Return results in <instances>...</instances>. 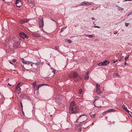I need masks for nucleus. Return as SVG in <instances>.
<instances>
[{
	"label": "nucleus",
	"mask_w": 132,
	"mask_h": 132,
	"mask_svg": "<svg viewBox=\"0 0 132 132\" xmlns=\"http://www.w3.org/2000/svg\"><path fill=\"white\" fill-rule=\"evenodd\" d=\"M99 107H101V106H99Z\"/></svg>",
	"instance_id": "54"
},
{
	"label": "nucleus",
	"mask_w": 132,
	"mask_h": 132,
	"mask_svg": "<svg viewBox=\"0 0 132 132\" xmlns=\"http://www.w3.org/2000/svg\"><path fill=\"white\" fill-rule=\"evenodd\" d=\"M50 116H51V117H52V115H50Z\"/></svg>",
	"instance_id": "50"
},
{
	"label": "nucleus",
	"mask_w": 132,
	"mask_h": 132,
	"mask_svg": "<svg viewBox=\"0 0 132 132\" xmlns=\"http://www.w3.org/2000/svg\"><path fill=\"white\" fill-rule=\"evenodd\" d=\"M121 60V59H118V60H119V61H120Z\"/></svg>",
	"instance_id": "49"
},
{
	"label": "nucleus",
	"mask_w": 132,
	"mask_h": 132,
	"mask_svg": "<svg viewBox=\"0 0 132 132\" xmlns=\"http://www.w3.org/2000/svg\"><path fill=\"white\" fill-rule=\"evenodd\" d=\"M20 104H21V105H22V102L21 101V102H20Z\"/></svg>",
	"instance_id": "45"
},
{
	"label": "nucleus",
	"mask_w": 132,
	"mask_h": 132,
	"mask_svg": "<svg viewBox=\"0 0 132 132\" xmlns=\"http://www.w3.org/2000/svg\"><path fill=\"white\" fill-rule=\"evenodd\" d=\"M91 4V3L89 2L84 1L81 3V6H89Z\"/></svg>",
	"instance_id": "8"
},
{
	"label": "nucleus",
	"mask_w": 132,
	"mask_h": 132,
	"mask_svg": "<svg viewBox=\"0 0 132 132\" xmlns=\"http://www.w3.org/2000/svg\"><path fill=\"white\" fill-rule=\"evenodd\" d=\"M79 131H81V127H80L78 130Z\"/></svg>",
	"instance_id": "33"
},
{
	"label": "nucleus",
	"mask_w": 132,
	"mask_h": 132,
	"mask_svg": "<svg viewBox=\"0 0 132 132\" xmlns=\"http://www.w3.org/2000/svg\"><path fill=\"white\" fill-rule=\"evenodd\" d=\"M53 73L54 74H55V71L54 70H53L52 71Z\"/></svg>",
	"instance_id": "36"
},
{
	"label": "nucleus",
	"mask_w": 132,
	"mask_h": 132,
	"mask_svg": "<svg viewBox=\"0 0 132 132\" xmlns=\"http://www.w3.org/2000/svg\"><path fill=\"white\" fill-rule=\"evenodd\" d=\"M89 72H87L86 73V75L84 77V78L85 80H87L89 78V76L88 75V73Z\"/></svg>",
	"instance_id": "13"
},
{
	"label": "nucleus",
	"mask_w": 132,
	"mask_h": 132,
	"mask_svg": "<svg viewBox=\"0 0 132 132\" xmlns=\"http://www.w3.org/2000/svg\"><path fill=\"white\" fill-rule=\"evenodd\" d=\"M19 43L18 42L15 43L13 45V47L15 48H17L18 46H19Z\"/></svg>",
	"instance_id": "15"
},
{
	"label": "nucleus",
	"mask_w": 132,
	"mask_h": 132,
	"mask_svg": "<svg viewBox=\"0 0 132 132\" xmlns=\"http://www.w3.org/2000/svg\"><path fill=\"white\" fill-rule=\"evenodd\" d=\"M118 10L120 11L122 10H123V8L118 6Z\"/></svg>",
	"instance_id": "20"
},
{
	"label": "nucleus",
	"mask_w": 132,
	"mask_h": 132,
	"mask_svg": "<svg viewBox=\"0 0 132 132\" xmlns=\"http://www.w3.org/2000/svg\"><path fill=\"white\" fill-rule=\"evenodd\" d=\"M47 85L46 84H42V86H43V85Z\"/></svg>",
	"instance_id": "40"
},
{
	"label": "nucleus",
	"mask_w": 132,
	"mask_h": 132,
	"mask_svg": "<svg viewBox=\"0 0 132 132\" xmlns=\"http://www.w3.org/2000/svg\"><path fill=\"white\" fill-rule=\"evenodd\" d=\"M69 110V113L72 114L77 113L79 111V108L76 105V103L73 101L70 103Z\"/></svg>",
	"instance_id": "1"
},
{
	"label": "nucleus",
	"mask_w": 132,
	"mask_h": 132,
	"mask_svg": "<svg viewBox=\"0 0 132 132\" xmlns=\"http://www.w3.org/2000/svg\"><path fill=\"white\" fill-rule=\"evenodd\" d=\"M92 125H94V124H93V123H92Z\"/></svg>",
	"instance_id": "53"
},
{
	"label": "nucleus",
	"mask_w": 132,
	"mask_h": 132,
	"mask_svg": "<svg viewBox=\"0 0 132 132\" xmlns=\"http://www.w3.org/2000/svg\"><path fill=\"white\" fill-rule=\"evenodd\" d=\"M99 97L98 96H95V100L94 101L97 100L98 98H99Z\"/></svg>",
	"instance_id": "22"
},
{
	"label": "nucleus",
	"mask_w": 132,
	"mask_h": 132,
	"mask_svg": "<svg viewBox=\"0 0 132 132\" xmlns=\"http://www.w3.org/2000/svg\"><path fill=\"white\" fill-rule=\"evenodd\" d=\"M65 41L70 43H71L72 42V40L70 39H65Z\"/></svg>",
	"instance_id": "19"
},
{
	"label": "nucleus",
	"mask_w": 132,
	"mask_h": 132,
	"mask_svg": "<svg viewBox=\"0 0 132 132\" xmlns=\"http://www.w3.org/2000/svg\"><path fill=\"white\" fill-rule=\"evenodd\" d=\"M94 27L95 28H100V27L99 26H95Z\"/></svg>",
	"instance_id": "34"
},
{
	"label": "nucleus",
	"mask_w": 132,
	"mask_h": 132,
	"mask_svg": "<svg viewBox=\"0 0 132 132\" xmlns=\"http://www.w3.org/2000/svg\"><path fill=\"white\" fill-rule=\"evenodd\" d=\"M37 85V82L36 81H35L32 83V85L34 88L35 89V87Z\"/></svg>",
	"instance_id": "16"
},
{
	"label": "nucleus",
	"mask_w": 132,
	"mask_h": 132,
	"mask_svg": "<svg viewBox=\"0 0 132 132\" xmlns=\"http://www.w3.org/2000/svg\"><path fill=\"white\" fill-rule=\"evenodd\" d=\"M10 63L12 64H13V63L11 62V61H10Z\"/></svg>",
	"instance_id": "44"
},
{
	"label": "nucleus",
	"mask_w": 132,
	"mask_h": 132,
	"mask_svg": "<svg viewBox=\"0 0 132 132\" xmlns=\"http://www.w3.org/2000/svg\"><path fill=\"white\" fill-rule=\"evenodd\" d=\"M98 94L100 95L102 93L100 90L98 91L97 92H96Z\"/></svg>",
	"instance_id": "27"
},
{
	"label": "nucleus",
	"mask_w": 132,
	"mask_h": 132,
	"mask_svg": "<svg viewBox=\"0 0 132 132\" xmlns=\"http://www.w3.org/2000/svg\"><path fill=\"white\" fill-rule=\"evenodd\" d=\"M16 4L17 7H20L21 5V1L19 0H16Z\"/></svg>",
	"instance_id": "10"
},
{
	"label": "nucleus",
	"mask_w": 132,
	"mask_h": 132,
	"mask_svg": "<svg viewBox=\"0 0 132 132\" xmlns=\"http://www.w3.org/2000/svg\"><path fill=\"white\" fill-rule=\"evenodd\" d=\"M122 107L127 112H129V111L128 110L127 108L126 107L125 105H123L122 106Z\"/></svg>",
	"instance_id": "17"
},
{
	"label": "nucleus",
	"mask_w": 132,
	"mask_h": 132,
	"mask_svg": "<svg viewBox=\"0 0 132 132\" xmlns=\"http://www.w3.org/2000/svg\"><path fill=\"white\" fill-rule=\"evenodd\" d=\"M42 84L39 85L38 86V87L37 88H38V89L40 87H41L42 86Z\"/></svg>",
	"instance_id": "24"
},
{
	"label": "nucleus",
	"mask_w": 132,
	"mask_h": 132,
	"mask_svg": "<svg viewBox=\"0 0 132 132\" xmlns=\"http://www.w3.org/2000/svg\"><path fill=\"white\" fill-rule=\"evenodd\" d=\"M115 111V110L114 109H109L107 111H106L103 112V113H102V114L103 115H104L107 113H109V112H114Z\"/></svg>",
	"instance_id": "9"
},
{
	"label": "nucleus",
	"mask_w": 132,
	"mask_h": 132,
	"mask_svg": "<svg viewBox=\"0 0 132 132\" xmlns=\"http://www.w3.org/2000/svg\"><path fill=\"white\" fill-rule=\"evenodd\" d=\"M38 21L39 23V27H43L44 25L43 18H39Z\"/></svg>",
	"instance_id": "5"
},
{
	"label": "nucleus",
	"mask_w": 132,
	"mask_h": 132,
	"mask_svg": "<svg viewBox=\"0 0 132 132\" xmlns=\"http://www.w3.org/2000/svg\"><path fill=\"white\" fill-rule=\"evenodd\" d=\"M117 33V32H116V33H114V34H116Z\"/></svg>",
	"instance_id": "47"
},
{
	"label": "nucleus",
	"mask_w": 132,
	"mask_h": 132,
	"mask_svg": "<svg viewBox=\"0 0 132 132\" xmlns=\"http://www.w3.org/2000/svg\"><path fill=\"white\" fill-rule=\"evenodd\" d=\"M85 35L87 37L89 38H92L93 37V36L92 35H88V34H85Z\"/></svg>",
	"instance_id": "18"
},
{
	"label": "nucleus",
	"mask_w": 132,
	"mask_h": 132,
	"mask_svg": "<svg viewBox=\"0 0 132 132\" xmlns=\"http://www.w3.org/2000/svg\"><path fill=\"white\" fill-rule=\"evenodd\" d=\"M27 71H29V70H27Z\"/></svg>",
	"instance_id": "51"
},
{
	"label": "nucleus",
	"mask_w": 132,
	"mask_h": 132,
	"mask_svg": "<svg viewBox=\"0 0 132 132\" xmlns=\"http://www.w3.org/2000/svg\"><path fill=\"white\" fill-rule=\"evenodd\" d=\"M21 107L22 108V110H23V105H21Z\"/></svg>",
	"instance_id": "42"
},
{
	"label": "nucleus",
	"mask_w": 132,
	"mask_h": 132,
	"mask_svg": "<svg viewBox=\"0 0 132 132\" xmlns=\"http://www.w3.org/2000/svg\"><path fill=\"white\" fill-rule=\"evenodd\" d=\"M59 48V47H57V46L55 47V50L57 51L58 52H59V51L58 49Z\"/></svg>",
	"instance_id": "26"
},
{
	"label": "nucleus",
	"mask_w": 132,
	"mask_h": 132,
	"mask_svg": "<svg viewBox=\"0 0 132 132\" xmlns=\"http://www.w3.org/2000/svg\"><path fill=\"white\" fill-rule=\"evenodd\" d=\"M129 24V23H125V25L126 27H128Z\"/></svg>",
	"instance_id": "28"
},
{
	"label": "nucleus",
	"mask_w": 132,
	"mask_h": 132,
	"mask_svg": "<svg viewBox=\"0 0 132 132\" xmlns=\"http://www.w3.org/2000/svg\"><path fill=\"white\" fill-rule=\"evenodd\" d=\"M16 60L15 59H14L13 60V62H15L16 61Z\"/></svg>",
	"instance_id": "35"
},
{
	"label": "nucleus",
	"mask_w": 132,
	"mask_h": 132,
	"mask_svg": "<svg viewBox=\"0 0 132 132\" xmlns=\"http://www.w3.org/2000/svg\"><path fill=\"white\" fill-rule=\"evenodd\" d=\"M127 63H126V62L125 61V63H124V64L125 65H127Z\"/></svg>",
	"instance_id": "38"
},
{
	"label": "nucleus",
	"mask_w": 132,
	"mask_h": 132,
	"mask_svg": "<svg viewBox=\"0 0 132 132\" xmlns=\"http://www.w3.org/2000/svg\"><path fill=\"white\" fill-rule=\"evenodd\" d=\"M132 0H125V1H132Z\"/></svg>",
	"instance_id": "37"
},
{
	"label": "nucleus",
	"mask_w": 132,
	"mask_h": 132,
	"mask_svg": "<svg viewBox=\"0 0 132 132\" xmlns=\"http://www.w3.org/2000/svg\"><path fill=\"white\" fill-rule=\"evenodd\" d=\"M30 33L31 34L34 36L37 37H40V35L34 32H31Z\"/></svg>",
	"instance_id": "11"
},
{
	"label": "nucleus",
	"mask_w": 132,
	"mask_h": 132,
	"mask_svg": "<svg viewBox=\"0 0 132 132\" xmlns=\"http://www.w3.org/2000/svg\"><path fill=\"white\" fill-rule=\"evenodd\" d=\"M87 119V117L85 115H81L79 116L76 121L79 122L81 125H82V123L86 120Z\"/></svg>",
	"instance_id": "3"
},
{
	"label": "nucleus",
	"mask_w": 132,
	"mask_h": 132,
	"mask_svg": "<svg viewBox=\"0 0 132 132\" xmlns=\"http://www.w3.org/2000/svg\"><path fill=\"white\" fill-rule=\"evenodd\" d=\"M94 106L95 107H97V106H96L95 105H94Z\"/></svg>",
	"instance_id": "48"
},
{
	"label": "nucleus",
	"mask_w": 132,
	"mask_h": 132,
	"mask_svg": "<svg viewBox=\"0 0 132 132\" xmlns=\"http://www.w3.org/2000/svg\"><path fill=\"white\" fill-rule=\"evenodd\" d=\"M48 65H50V64H48Z\"/></svg>",
	"instance_id": "52"
},
{
	"label": "nucleus",
	"mask_w": 132,
	"mask_h": 132,
	"mask_svg": "<svg viewBox=\"0 0 132 132\" xmlns=\"http://www.w3.org/2000/svg\"><path fill=\"white\" fill-rule=\"evenodd\" d=\"M29 19H26V21H25V23H27L28 21H29Z\"/></svg>",
	"instance_id": "31"
},
{
	"label": "nucleus",
	"mask_w": 132,
	"mask_h": 132,
	"mask_svg": "<svg viewBox=\"0 0 132 132\" xmlns=\"http://www.w3.org/2000/svg\"><path fill=\"white\" fill-rule=\"evenodd\" d=\"M22 62L23 63L25 64H29L32 63L31 61H25L23 59L22 60Z\"/></svg>",
	"instance_id": "12"
},
{
	"label": "nucleus",
	"mask_w": 132,
	"mask_h": 132,
	"mask_svg": "<svg viewBox=\"0 0 132 132\" xmlns=\"http://www.w3.org/2000/svg\"><path fill=\"white\" fill-rule=\"evenodd\" d=\"M95 115V114H94L92 115H90V117L92 118H94Z\"/></svg>",
	"instance_id": "25"
},
{
	"label": "nucleus",
	"mask_w": 132,
	"mask_h": 132,
	"mask_svg": "<svg viewBox=\"0 0 132 132\" xmlns=\"http://www.w3.org/2000/svg\"><path fill=\"white\" fill-rule=\"evenodd\" d=\"M69 78H74L77 79L76 82L81 79V77L76 72H71L69 75Z\"/></svg>",
	"instance_id": "2"
},
{
	"label": "nucleus",
	"mask_w": 132,
	"mask_h": 132,
	"mask_svg": "<svg viewBox=\"0 0 132 132\" xmlns=\"http://www.w3.org/2000/svg\"><path fill=\"white\" fill-rule=\"evenodd\" d=\"M96 91L97 92L98 91L100 90V85L96 83Z\"/></svg>",
	"instance_id": "14"
},
{
	"label": "nucleus",
	"mask_w": 132,
	"mask_h": 132,
	"mask_svg": "<svg viewBox=\"0 0 132 132\" xmlns=\"http://www.w3.org/2000/svg\"><path fill=\"white\" fill-rule=\"evenodd\" d=\"M67 27H64V28H62L61 30L60 31L61 32H62Z\"/></svg>",
	"instance_id": "23"
},
{
	"label": "nucleus",
	"mask_w": 132,
	"mask_h": 132,
	"mask_svg": "<svg viewBox=\"0 0 132 132\" xmlns=\"http://www.w3.org/2000/svg\"><path fill=\"white\" fill-rule=\"evenodd\" d=\"M19 35L21 37L23 38H28V37L24 32H21L19 34Z\"/></svg>",
	"instance_id": "6"
},
{
	"label": "nucleus",
	"mask_w": 132,
	"mask_h": 132,
	"mask_svg": "<svg viewBox=\"0 0 132 132\" xmlns=\"http://www.w3.org/2000/svg\"><path fill=\"white\" fill-rule=\"evenodd\" d=\"M8 85L9 86H11L12 85H10L9 83H8Z\"/></svg>",
	"instance_id": "41"
},
{
	"label": "nucleus",
	"mask_w": 132,
	"mask_h": 132,
	"mask_svg": "<svg viewBox=\"0 0 132 132\" xmlns=\"http://www.w3.org/2000/svg\"><path fill=\"white\" fill-rule=\"evenodd\" d=\"M114 76L117 77L118 76V75L117 73H115L114 74Z\"/></svg>",
	"instance_id": "30"
},
{
	"label": "nucleus",
	"mask_w": 132,
	"mask_h": 132,
	"mask_svg": "<svg viewBox=\"0 0 132 132\" xmlns=\"http://www.w3.org/2000/svg\"><path fill=\"white\" fill-rule=\"evenodd\" d=\"M117 60H116L115 61H113V62L114 63H116V62H117Z\"/></svg>",
	"instance_id": "39"
},
{
	"label": "nucleus",
	"mask_w": 132,
	"mask_h": 132,
	"mask_svg": "<svg viewBox=\"0 0 132 132\" xmlns=\"http://www.w3.org/2000/svg\"><path fill=\"white\" fill-rule=\"evenodd\" d=\"M82 90L81 89H80L79 90L78 93L80 94H81L82 93Z\"/></svg>",
	"instance_id": "21"
},
{
	"label": "nucleus",
	"mask_w": 132,
	"mask_h": 132,
	"mask_svg": "<svg viewBox=\"0 0 132 132\" xmlns=\"http://www.w3.org/2000/svg\"><path fill=\"white\" fill-rule=\"evenodd\" d=\"M53 21H54V20H52Z\"/></svg>",
	"instance_id": "55"
},
{
	"label": "nucleus",
	"mask_w": 132,
	"mask_h": 132,
	"mask_svg": "<svg viewBox=\"0 0 132 132\" xmlns=\"http://www.w3.org/2000/svg\"><path fill=\"white\" fill-rule=\"evenodd\" d=\"M110 62L108 60H105L104 61L100 62L99 63L98 65L100 66H106L108 65Z\"/></svg>",
	"instance_id": "4"
},
{
	"label": "nucleus",
	"mask_w": 132,
	"mask_h": 132,
	"mask_svg": "<svg viewBox=\"0 0 132 132\" xmlns=\"http://www.w3.org/2000/svg\"><path fill=\"white\" fill-rule=\"evenodd\" d=\"M129 59V55L128 56L126 57L125 58V59L126 60V61L127 60H128Z\"/></svg>",
	"instance_id": "29"
},
{
	"label": "nucleus",
	"mask_w": 132,
	"mask_h": 132,
	"mask_svg": "<svg viewBox=\"0 0 132 132\" xmlns=\"http://www.w3.org/2000/svg\"><path fill=\"white\" fill-rule=\"evenodd\" d=\"M31 66L32 67H33V65H32V64H31Z\"/></svg>",
	"instance_id": "46"
},
{
	"label": "nucleus",
	"mask_w": 132,
	"mask_h": 132,
	"mask_svg": "<svg viewBox=\"0 0 132 132\" xmlns=\"http://www.w3.org/2000/svg\"><path fill=\"white\" fill-rule=\"evenodd\" d=\"M132 14V11H131L128 15V16H129L130 15H131Z\"/></svg>",
	"instance_id": "32"
},
{
	"label": "nucleus",
	"mask_w": 132,
	"mask_h": 132,
	"mask_svg": "<svg viewBox=\"0 0 132 132\" xmlns=\"http://www.w3.org/2000/svg\"><path fill=\"white\" fill-rule=\"evenodd\" d=\"M80 124L81 125V124L80 123Z\"/></svg>",
	"instance_id": "56"
},
{
	"label": "nucleus",
	"mask_w": 132,
	"mask_h": 132,
	"mask_svg": "<svg viewBox=\"0 0 132 132\" xmlns=\"http://www.w3.org/2000/svg\"><path fill=\"white\" fill-rule=\"evenodd\" d=\"M22 85L21 84V83H19L15 88L16 91L19 92L20 93H21V90L20 86H21Z\"/></svg>",
	"instance_id": "7"
},
{
	"label": "nucleus",
	"mask_w": 132,
	"mask_h": 132,
	"mask_svg": "<svg viewBox=\"0 0 132 132\" xmlns=\"http://www.w3.org/2000/svg\"><path fill=\"white\" fill-rule=\"evenodd\" d=\"M92 20H94V18L93 17H92Z\"/></svg>",
	"instance_id": "43"
}]
</instances>
